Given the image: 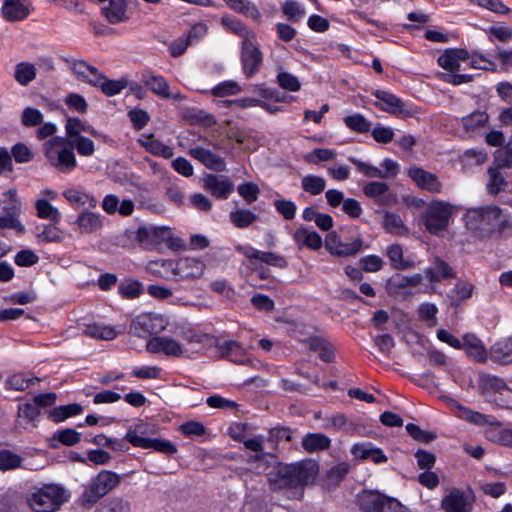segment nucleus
Wrapping results in <instances>:
<instances>
[{
	"instance_id": "a19ab883",
	"label": "nucleus",
	"mask_w": 512,
	"mask_h": 512,
	"mask_svg": "<svg viewBox=\"0 0 512 512\" xmlns=\"http://www.w3.org/2000/svg\"><path fill=\"white\" fill-rule=\"evenodd\" d=\"M84 334L92 338L113 340L118 336L119 332L116 331V329L112 326L100 323H92L86 325Z\"/></svg>"
},
{
	"instance_id": "052dcab7",
	"label": "nucleus",
	"mask_w": 512,
	"mask_h": 512,
	"mask_svg": "<svg viewBox=\"0 0 512 512\" xmlns=\"http://www.w3.org/2000/svg\"><path fill=\"white\" fill-rule=\"evenodd\" d=\"M337 153L335 150L328 148H316L305 156L308 163L319 164L320 162L331 161L335 159Z\"/></svg>"
},
{
	"instance_id": "aec40b11",
	"label": "nucleus",
	"mask_w": 512,
	"mask_h": 512,
	"mask_svg": "<svg viewBox=\"0 0 512 512\" xmlns=\"http://www.w3.org/2000/svg\"><path fill=\"white\" fill-rule=\"evenodd\" d=\"M489 115L486 111L476 110L461 118L463 132L467 137H475L480 131L487 127Z\"/></svg>"
},
{
	"instance_id": "c03bdc74",
	"label": "nucleus",
	"mask_w": 512,
	"mask_h": 512,
	"mask_svg": "<svg viewBox=\"0 0 512 512\" xmlns=\"http://www.w3.org/2000/svg\"><path fill=\"white\" fill-rule=\"evenodd\" d=\"M231 223L240 229L252 225L257 220V215L249 209L237 208L229 214Z\"/></svg>"
},
{
	"instance_id": "a18cd8bd",
	"label": "nucleus",
	"mask_w": 512,
	"mask_h": 512,
	"mask_svg": "<svg viewBox=\"0 0 512 512\" xmlns=\"http://www.w3.org/2000/svg\"><path fill=\"white\" fill-rule=\"evenodd\" d=\"M460 417L470 423L476 425H499V421L491 416L485 415L471 409L460 406Z\"/></svg>"
},
{
	"instance_id": "0eeeda50",
	"label": "nucleus",
	"mask_w": 512,
	"mask_h": 512,
	"mask_svg": "<svg viewBox=\"0 0 512 512\" xmlns=\"http://www.w3.org/2000/svg\"><path fill=\"white\" fill-rule=\"evenodd\" d=\"M168 324V318L161 313L143 312L132 319L129 333L138 338H148L164 331Z\"/></svg>"
},
{
	"instance_id": "a211bd4d",
	"label": "nucleus",
	"mask_w": 512,
	"mask_h": 512,
	"mask_svg": "<svg viewBox=\"0 0 512 512\" xmlns=\"http://www.w3.org/2000/svg\"><path fill=\"white\" fill-rule=\"evenodd\" d=\"M171 232L167 227L144 226L137 230V239L145 247H152L168 240Z\"/></svg>"
},
{
	"instance_id": "c9c22d12",
	"label": "nucleus",
	"mask_w": 512,
	"mask_h": 512,
	"mask_svg": "<svg viewBox=\"0 0 512 512\" xmlns=\"http://www.w3.org/2000/svg\"><path fill=\"white\" fill-rule=\"evenodd\" d=\"M125 0H110L109 4L102 8L103 14L111 24H117L127 20Z\"/></svg>"
},
{
	"instance_id": "e2e57ef3",
	"label": "nucleus",
	"mask_w": 512,
	"mask_h": 512,
	"mask_svg": "<svg viewBox=\"0 0 512 512\" xmlns=\"http://www.w3.org/2000/svg\"><path fill=\"white\" fill-rule=\"evenodd\" d=\"M72 148L76 149L78 154L85 157H90L94 154L95 146L91 139L87 137H76L69 140Z\"/></svg>"
},
{
	"instance_id": "f257e3e1",
	"label": "nucleus",
	"mask_w": 512,
	"mask_h": 512,
	"mask_svg": "<svg viewBox=\"0 0 512 512\" xmlns=\"http://www.w3.org/2000/svg\"><path fill=\"white\" fill-rule=\"evenodd\" d=\"M319 465L311 459L292 464H278L268 474L267 480L274 491L294 490L303 496V487L313 483L318 475Z\"/></svg>"
},
{
	"instance_id": "c85d7f7f",
	"label": "nucleus",
	"mask_w": 512,
	"mask_h": 512,
	"mask_svg": "<svg viewBox=\"0 0 512 512\" xmlns=\"http://www.w3.org/2000/svg\"><path fill=\"white\" fill-rule=\"evenodd\" d=\"M141 81L153 94L163 99L169 98L170 86L162 75L145 71L142 73Z\"/></svg>"
},
{
	"instance_id": "f03ea898",
	"label": "nucleus",
	"mask_w": 512,
	"mask_h": 512,
	"mask_svg": "<svg viewBox=\"0 0 512 512\" xmlns=\"http://www.w3.org/2000/svg\"><path fill=\"white\" fill-rule=\"evenodd\" d=\"M155 434L156 426L154 424L140 421L128 429L125 440L134 447L142 449L152 448L157 452L167 455L177 452L175 445L168 440L154 438Z\"/></svg>"
},
{
	"instance_id": "8fccbe9b",
	"label": "nucleus",
	"mask_w": 512,
	"mask_h": 512,
	"mask_svg": "<svg viewBox=\"0 0 512 512\" xmlns=\"http://www.w3.org/2000/svg\"><path fill=\"white\" fill-rule=\"evenodd\" d=\"M301 188L310 195L316 196L325 190L326 181L320 176L309 174L302 177Z\"/></svg>"
},
{
	"instance_id": "72a5a7b5",
	"label": "nucleus",
	"mask_w": 512,
	"mask_h": 512,
	"mask_svg": "<svg viewBox=\"0 0 512 512\" xmlns=\"http://www.w3.org/2000/svg\"><path fill=\"white\" fill-rule=\"evenodd\" d=\"M17 469H27L25 459L9 449L0 450V471L8 472Z\"/></svg>"
},
{
	"instance_id": "5701e85b",
	"label": "nucleus",
	"mask_w": 512,
	"mask_h": 512,
	"mask_svg": "<svg viewBox=\"0 0 512 512\" xmlns=\"http://www.w3.org/2000/svg\"><path fill=\"white\" fill-rule=\"evenodd\" d=\"M103 219V216L99 213H94L87 209L78 215L74 224L81 234H91L103 227Z\"/></svg>"
},
{
	"instance_id": "ddd939ff",
	"label": "nucleus",
	"mask_w": 512,
	"mask_h": 512,
	"mask_svg": "<svg viewBox=\"0 0 512 512\" xmlns=\"http://www.w3.org/2000/svg\"><path fill=\"white\" fill-rule=\"evenodd\" d=\"M169 266L172 267L174 275L180 279H197L200 278L205 270V264L203 261L196 258H181L173 264L169 262Z\"/></svg>"
},
{
	"instance_id": "2eb2a0df",
	"label": "nucleus",
	"mask_w": 512,
	"mask_h": 512,
	"mask_svg": "<svg viewBox=\"0 0 512 512\" xmlns=\"http://www.w3.org/2000/svg\"><path fill=\"white\" fill-rule=\"evenodd\" d=\"M146 349L150 353H164L167 356L181 357L185 350L175 339L166 336L150 338L146 343Z\"/></svg>"
},
{
	"instance_id": "f8f14e48",
	"label": "nucleus",
	"mask_w": 512,
	"mask_h": 512,
	"mask_svg": "<svg viewBox=\"0 0 512 512\" xmlns=\"http://www.w3.org/2000/svg\"><path fill=\"white\" fill-rule=\"evenodd\" d=\"M241 62L243 72L247 77L256 74L263 62V56L255 39L242 41Z\"/></svg>"
},
{
	"instance_id": "bb28decb",
	"label": "nucleus",
	"mask_w": 512,
	"mask_h": 512,
	"mask_svg": "<svg viewBox=\"0 0 512 512\" xmlns=\"http://www.w3.org/2000/svg\"><path fill=\"white\" fill-rule=\"evenodd\" d=\"M63 196L74 208L93 209L97 206V199L84 190L70 188L63 192Z\"/></svg>"
},
{
	"instance_id": "774afa93",
	"label": "nucleus",
	"mask_w": 512,
	"mask_h": 512,
	"mask_svg": "<svg viewBox=\"0 0 512 512\" xmlns=\"http://www.w3.org/2000/svg\"><path fill=\"white\" fill-rule=\"evenodd\" d=\"M142 285L136 280H129L119 285V294L126 299H134L142 292Z\"/></svg>"
},
{
	"instance_id": "37998d69",
	"label": "nucleus",
	"mask_w": 512,
	"mask_h": 512,
	"mask_svg": "<svg viewBox=\"0 0 512 512\" xmlns=\"http://www.w3.org/2000/svg\"><path fill=\"white\" fill-rule=\"evenodd\" d=\"M219 351L223 358H227L232 362L244 364L245 361L240 359V356L245 354L242 345L236 341H225L219 345Z\"/></svg>"
},
{
	"instance_id": "7c9ffc66",
	"label": "nucleus",
	"mask_w": 512,
	"mask_h": 512,
	"mask_svg": "<svg viewBox=\"0 0 512 512\" xmlns=\"http://www.w3.org/2000/svg\"><path fill=\"white\" fill-rule=\"evenodd\" d=\"M425 275L430 283H437L443 279L454 277V272L447 262L436 257L432 265L426 268Z\"/></svg>"
},
{
	"instance_id": "13d9d810",
	"label": "nucleus",
	"mask_w": 512,
	"mask_h": 512,
	"mask_svg": "<svg viewBox=\"0 0 512 512\" xmlns=\"http://www.w3.org/2000/svg\"><path fill=\"white\" fill-rule=\"evenodd\" d=\"M282 11L287 19L293 22H298L305 16L304 7L294 0H286Z\"/></svg>"
},
{
	"instance_id": "39448f33",
	"label": "nucleus",
	"mask_w": 512,
	"mask_h": 512,
	"mask_svg": "<svg viewBox=\"0 0 512 512\" xmlns=\"http://www.w3.org/2000/svg\"><path fill=\"white\" fill-rule=\"evenodd\" d=\"M120 476L110 470H102L84 487L81 502L85 506H93L102 497L120 484Z\"/></svg>"
},
{
	"instance_id": "1a4fd4ad",
	"label": "nucleus",
	"mask_w": 512,
	"mask_h": 512,
	"mask_svg": "<svg viewBox=\"0 0 512 512\" xmlns=\"http://www.w3.org/2000/svg\"><path fill=\"white\" fill-rule=\"evenodd\" d=\"M475 494L470 488H453L440 502L444 512H472L475 504Z\"/></svg>"
},
{
	"instance_id": "5fc2aeb1",
	"label": "nucleus",
	"mask_w": 512,
	"mask_h": 512,
	"mask_svg": "<svg viewBox=\"0 0 512 512\" xmlns=\"http://www.w3.org/2000/svg\"><path fill=\"white\" fill-rule=\"evenodd\" d=\"M421 274H414L411 276H406L402 274L393 275L388 284L390 288H405V287H415L422 282Z\"/></svg>"
},
{
	"instance_id": "412c9836",
	"label": "nucleus",
	"mask_w": 512,
	"mask_h": 512,
	"mask_svg": "<svg viewBox=\"0 0 512 512\" xmlns=\"http://www.w3.org/2000/svg\"><path fill=\"white\" fill-rule=\"evenodd\" d=\"M1 13L8 22L22 21L30 14V3L26 0H4Z\"/></svg>"
},
{
	"instance_id": "49530a36",
	"label": "nucleus",
	"mask_w": 512,
	"mask_h": 512,
	"mask_svg": "<svg viewBox=\"0 0 512 512\" xmlns=\"http://www.w3.org/2000/svg\"><path fill=\"white\" fill-rule=\"evenodd\" d=\"M94 512H131V503L119 496L105 500Z\"/></svg>"
},
{
	"instance_id": "473e14b6",
	"label": "nucleus",
	"mask_w": 512,
	"mask_h": 512,
	"mask_svg": "<svg viewBox=\"0 0 512 512\" xmlns=\"http://www.w3.org/2000/svg\"><path fill=\"white\" fill-rule=\"evenodd\" d=\"M490 358L501 365L512 363V337L495 343L491 347Z\"/></svg>"
},
{
	"instance_id": "a878e982",
	"label": "nucleus",
	"mask_w": 512,
	"mask_h": 512,
	"mask_svg": "<svg viewBox=\"0 0 512 512\" xmlns=\"http://www.w3.org/2000/svg\"><path fill=\"white\" fill-rule=\"evenodd\" d=\"M293 240L299 248L306 247L311 250H319L323 241L316 231H311L304 226L298 227L293 233Z\"/></svg>"
},
{
	"instance_id": "680f3d73",
	"label": "nucleus",
	"mask_w": 512,
	"mask_h": 512,
	"mask_svg": "<svg viewBox=\"0 0 512 512\" xmlns=\"http://www.w3.org/2000/svg\"><path fill=\"white\" fill-rule=\"evenodd\" d=\"M277 83L282 89L290 92H297L301 89V83L299 79L286 71L278 73Z\"/></svg>"
},
{
	"instance_id": "864d4df0",
	"label": "nucleus",
	"mask_w": 512,
	"mask_h": 512,
	"mask_svg": "<svg viewBox=\"0 0 512 512\" xmlns=\"http://www.w3.org/2000/svg\"><path fill=\"white\" fill-rule=\"evenodd\" d=\"M82 411L83 408L80 404L72 403L65 406H59L54 408L50 413V417L54 422L58 423L64 421L65 419L71 416L81 414Z\"/></svg>"
},
{
	"instance_id": "dca6fc26",
	"label": "nucleus",
	"mask_w": 512,
	"mask_h": 512,
	"mask_svg": "<svg viewBox=\"0 0 512 512\" xmlns=\"http://www.w3.org/2000/svg\"><path fill=\"white\" fill-rule=\"evenodd\" d=\"M408 176L421 189L427 190L431 193H440L442 191L443 185L439 181L438 177L423 168H409Z\"/></svg>"
},
{
	"instance_id": "4be33fe9",
	"label": "nucleus",
	"mask_w": 512,
	"mask_h": 512,
	"mask_svg": "<svg viewBox=\"0 0 512 512\" xmlns=\"http://www.w3.org/2000/svg\"><path fill=\"white\" fill-rule=\"evenodd\" d=\"M374 95L377 99L375 106L379 109L395 115L403 114L405 112L404 102L396 95L384 90H376Z\"/></svg>"
},
{
	"instance_id": "9b49d317",
	"label": "nucleus",
	"mask_w": 512,
	"mask_h": 512,
	"mask_svg": "<svg viewBox=\"0 0 512 512\" xmlns=\"http://www.w3.org/2000/svg\"><path fill=\"white\" fill-rule=\"evenodd\" d=\"M480 394L489 403L496 406H503L499 395L508 390V386L502 378L490 374H481L478 381Z\"/></svg>"
},
{
	"instance_id": "3c124183",
	"label": "nucleus",
	"mask_w": 512,
	"mask_h": 512,
	"mask_svg": "<svg viewBox=\"0 0 512 512\" xmlns=\"http://www.w3.org/2000/svg\"><path fill=\"white\" fill-rule=\"evenodd\" d=\"M128 85L129 81L126 78L111 80L104 76L98 88H100L104 95L112 97L120 94Z\"/></svg>"
},
{
	"instance_id": "09e8293b",
	"label": "nucleus",
	"mask_w": 512,
	"mask_h": 512,
	"mask_svg": "<svg viewBox=\"0 0 512 512\" xmlns=\"http://www.w3.org/2000/svg\"><path fill=\"white\" fill-rule=\"evenodd\" d=\"M473 293V285L469 282L458 281L455 287L450 291L448 297L451 304L459 306L461 302L469 299Z\"/></svg>"
},
{
	"instance_id": "603ef678",
	"label": "nucleus",
	"mask_w": 512,
	"mask_h": 512,
	"mask_svg": "<svg viewBox=\"0 0 512 512\" xmlns=\"http://www.w3.org/2000/svg\"><path fill=\"white\" fill-rule=\"evenodd\" d=\"M35 208L37 216L41 219H47L53 223H58L61 220L60 211L45 199H38L35 202Z\"/></svg>"
},
{
	"instance_id": "423d86ee",
	"label": "nucleus",
	"mask_w": 512,
	"mask_h": 512,
	"mask_svg": "<svg viewBox=\"0 0 512 512\" xmlns=\"http://www.w3.org/2000/svg\"><path fill=\"white\" fill-rule=\"evenodd\" d=\"M357 503L363 512H411L395 498L378 491L364 490L357 495Z\"/></svg>"
},
{
	"instance_id": "ea45409f",
	"label": "nucleus",
	"mask_w": 512,
	"mask_h": 512,
	"mask_svg": "<svg viewBox=\"0 0 512 512\" xmlns=\"http://www.w3.org/2000/svg\"><path fill=\"white\" fill-rule=\"evenodd\" d=\"M330 444L331 440L321 433H309L302 440L303 448L309 453L328 449Z\"/></svg>"
},
{
	"instance_id": "b1692460",
	"label": "nucleus",
	"mask_w": 512,
	"mask_h": 512,
	"mask_svg": "<svg viewBox=\"0 0 512 512\" xmlns=\"http://www.w3.org/2000/svg\"><path fill=\"white\" fill-rule=\"evenodd\" d=\"M468 59V52L464 49H449L438 57V65L449 73L460 70L461 62Z\"/></svg>"
},
{
	"instance_id": "6e6d98bb",
	"label": "nucleus",
	"mask_w": 512,
	"mask_h": 512,
	"mask_svg": "<svg viewBox=\"0 0 512 512\" xmlns=\"http://www.w3.org/2000/svg\"><path fill=\"white\" fill-rule=\"evenodd\" d=\"M383 225L387 232L392 234L404 235L407 232L401 217L392 212H387L385 214Z\"/></svg>"
},
{
	"instance_id": "c756f323",
	"label": "nucleus",
	"mask_w": 512,
	"mask_h": 512,
	"mask_svg": "<svg viewBox=\"0 0 512 512\" xmlns=\"http://www.w3.org/2000/svg\"><path fill=\"white\" fill-rule=\"evenodd\" d=\"M222 26L229 31L239 37L242 38V41H250L255 39V33L252 29H250L245 23H243L240 19L231 16L225 15L221 18Z\"/></svg>"
},
{
	"instance_id": "9d476101",
	"label": "nucleus",
	"mask_w": 512,
	"mask_h": 512,
	"mask_svg": "<svg viewBox=\"0 0 512 512\" xmlns=\"http://www.w3.org/2000/svg\"><path fill=\"white\" fill-rule=\"evenodd\" d=\"M468 224L482 231H492L498 227L501 220V209L497 206H485L470 209L467 213Z\"/></svg>"
},
{
	"instance_id": "393cba45",
	"label": "nucleus",
	"mask_w": 512,
	"mask_h": 512,
	"mask_svg": "<svg viewBox=\"0 0 512 512\" xmlns=\"http://www.w3.org/2000/svg\"><path fill=\"white\" fill-rule=\"evenodd\" d=\"M205 187L210 193L219 199H227L233 190L232 182L225 176L208 175Z\"/></svg>"
},
{
	"instance_id": "bf43d9fd",
	"label": "nucleus",
	"mask_w": 512,
	"mask_h": 512,
	"mask_svg": "<svg viewBox=\"0 0 512 512\" xmlns=\"http://www.w3.org/2000/svg\"><path fill=\"white\" fill-rule=\"evenodd\" d=\"M488 175L489 181L487 184V190L489 193L496 195L506 186V181L498 168H489Z\"/></svg>"
},
{
	"instance_id": "cd10ccee",
	"label": "nucleus",
	"mask_w": 512,
	"mask_h": 512,
	"mask_svg": "<svg viewBox=\"0 0 512 512\" xmlns=\"http://www.w3.org/2000/svg\"><path fill=\"white\" fill-rule=\"evenodd\" d=\"M137 141L143 148H145L146 151L155 156L170 159L174 155V151L170 146L164 144L158 139H155L152 134H142Z\"/></svg>"
},
{
	"instance_id": "6e6552de",
	"label": "nucleus",
	"mask_w": 512,
	"mask_h": 512,
	"mask_svg": "<svg viewBox=\"0 0 512 512\" xmlns=\"http://www.w3.org/2000/svg\"><path fill=\"white\" fill-rule=\"evenodd\" d=\"M453 213V207L446 202L432 201L422 215L426 229L432 234L444 231Z\"/></svg>"
},
{
	"instance_id": "7ed1b4c3",
	"label": "nucleus",
	"mask_w": 512,
	"mask_h": 512,
	"mask_svg": "<svg viewBox=\"0 0 512 512\" xmlns=\"http://www.w3.org/2000/svg\"><path fill=\"white\" fill-rule=\"evenodd\" d=\"M68 501V495L56 484L34 488L26 497L28 506L34 512H55Z\"/></svg>"
},
{
	"instance_id": "0e129e2a",
	"label": "nucleus",
	"mask_w": 512,
	"mask_h": 512,
	"mask_svg": "<svg viewBox=\"0 0 512 512\" xmlns=\"http://www.w3.org/2000/svg\"><path fill=\"white\" fill-rule=\"evenodd\" d=\"M237 192L245 202L250 205L258 199L260 189L257 184L253 182H246L237 187Z\"/></svg>"
},
{
	"instance_id": "f3484780",
	"label": "nucleus",
	"mask_w": 512,
	"mask_h": 512,
	"mask_svg": "<svg viewBox=\"0 0 512 512\" xmlns=\"http://www.w3.org/2000/svg\"><path fill=\"white\" fill-rule=\"evenodd\" d=\"M189 155L210 170L222 172L226 169L224 159L208 148L202 146L192 147L189 150Z\"/></svg>"
},
{
	"instance_id": "6ab92c4d",
	"label": "nucleus",
	"mask_w": 512,
	"mask_h": 512,
	"mask_svg": "<svg viewBox=\"0 0 512 512\" xmlns=\"http://www.w3.org/2000/svg\"><path fill=\"white\" fill-rule=\"evenodd\" d=\"M350 452L355 459L370 460L375 464L385 463L388 460L384 451L371 442L356 443L351 447Z\"/></svg>"
},
{
	"instance_id": "de8ad7c7",
	"label": "nucleus",
	"mask_w": 512,
	"mask_h": 512,
	"mask_svg": "<svg viewBox=\"0 0 512 512\" xmlns=\"http://www.w3.org/2000/svg\"><path fill=\"white\" fill-rule=\"evenodd\" d=\"M39 381L38 377L28 378L22 373H15L6 379L5 387L9 390L24 391Z\"/></svg>"
},
{
	"instance_id": "4d7b16f0",
	"label": "nucleus",
	"mask_w": 512,
	"mask_h": 512,
	"mask_svg": "<svg viewBox=\"0 0 512 512\" xmlns=\"http://www.w3.org/2000/svg\"><path fill=\"white\" fill-rule=\"evenodd\" d=\"M345 125L358 133H366L371 128V123L362 114L355 113L344 118Z\"/></svg>"
},
{
	"instance_id": "58836bf2",
	"label": "nucleus",
	"mask_w": 512,
	"mask_h": 512,
	"mask_svg": "<svg viewBox=\"0 0 512 512\" xmlns=\"http://www.w3.org/2000/svg\"><path fill=\"white\" fill-rule=\"evenodd\" d=\"M36 75L37 69L35 65L33 63L23 61L16 64L13 77L18 84L27 86L35 80Z\"/></svg>"
},
{
	"instance_id": "f704fd0d",
	"label": "nucleus",
	"mask_w": 512,
	"mask_h": 512,
	"mask_svg": "<svg viewBox=\"0 0 512 512\" xmlns=\"http://www.w3.org/2000/svg\"><path fill=\"white\" fill-rule=\"evenodd\" d=\"M463 348L466 353L478 362H484L487 358L486 349L480 339L474 334H466L463 337Z\"/></svg>"
},
{
	"instance_id": "338daca9",
	"label": "nucleus",
	"mask_w": 512,
	"mask_h": 512,
	"mask_svg": "<svg viewBox=\"0 0 512 512\" xmlns=\"http://www.w3.org/2000/svg\"><path fill=\"white\" fill-rule=\"evenodd\" d=\"M54 439L58 440L61 444L66 446H73L80 442L81 434L75 429L66 428L57 431L54 434Z\"/></svg>"
},
{
	"instance_id": "4468645a",
	"label": "nucleus",
	"mask_w": 512,
	"mask_h": 512,
	"mask_svg": "<svg viewBox=\"0 0 512 512\" xmlns=\"http://www.w3.org/2000/svg\"><path fill=\"white\" fill-rule=\"evenodd\" d=\"M235 249L251 261L259 260L267 265L280 269L288 266L287 260L274 252L260 251L251 246L237 245Z\"/></svg>"
},
{
	"instance_id": "20e7f679",
	"label": "nucleus",
	"mask_w": 512,
	"mask_h": 512,
	"mask_svg": "<svg viewBox=\"0 0 512 512\" xmlns=\"http://www.w3.org/2000/svg\"><path fill=\"white\" fill-rule=\"evenodd\" d=\"M49 163L62 173H69L77 166L74 150L66 137H53L44 144Z\"/></svg>"
},
{
	"instance_id": "e433bc0d",
	"label": "nucleus",
	"mask_w": 512,
	"mask_h": 512,
	"mask_svg": "<svg viewBox=\"0 0 512 512\" xmlns=\"http://www.w3.org/2000/svg\"><path fill=\"white\" fill-rule=\"evenodd\" d=\"M226 4L235 12L251 18L253 21L261 22V13L257 6L249 0H224Z\"/></svg>"
},
{
	"instance_id": "79ce46f5",
	"label": "nucleus",
	"mask_w": 512,
	"mask_h": 512,
	"mask_svg": "<svg viewBox=\"0 0 512 512\" xmlns=\"http://www.w3.org/2000/svg\"><path fill=\"white\" fill-rule=\"evenodd\" d=\"M65 129L66 135L70 138V140L76 137H82V132H87L93 136H98V132L92 126L82 122L76 117H70L67 119Z\"/></svg>"
},
{
	"instance_id": "2f4dec72",
	"label": "nucleus",
	"mask_w": 512,
	"mask_h": 512,
	"mask_svg": "<svg viewBox=\"0 0 512 512\" xmlns=\"http://www.w3.org/2000/svg\"><path fill=\"white\" fill-rule=\"evenodd\" d=\"M363 192L367 197L375 199L382 205L390 203L393 199L388 185L384 182H369L364 186Z\"/></svg>"
},
{
	"instance_id": "4c0bfd02",
	"label": "nucleus",
	"mask_w": 512,
	"mask_h": 512,
	"mask_svg": "<svg viewBox=\"0 0 512 512\" xmlns=\"http://www.w3.org/2000/svg\"><path fill=\"white\" fill-rule=\"evenodd\" d=\"M386 254L391 261L393 268L397 270H406L415 266V262L413 260L404 258L403 248L399 244H392L388 246Z\"/></svg>"
},
{
	"instance_id": "69168bd1",
	"label": "nucleus",
	"mask_w": 512,
	"mask_h": 512,
	"mask_svg": "<svg viewBox=\"0 0 512 512\" xmlns=\"http://www.w3.org/2000/svg\"><path fill=\"white\" fill-rule=\"evenodd\" d=\"M241 92L239 84L233 80L223 81L212 89V94L216 97H225L237 95Z\"/></svg>"
}]
</instances>
